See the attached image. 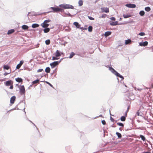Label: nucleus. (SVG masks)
Here are the masks:
<instances>
[{
  "mask_svg": "<svg viewBox=\"0 0 153 153\" xmlns=\"http://www.w3.org/2000/svg\"><path fill=\"white\" fill-rule=\"evenodd\" d=\"M139 14L141 16H143L144 15L145 12L143 11H141L140 12Z\"/></svg>",
  "mask_w": 153,
  "mask_h": 153,
  "instance_id": "473e14b6",
  "label": "nucleus"
},
{
  "mask_svg": "<svg viewBox=\"0 0 153 153\" xmlns=\"http://www.w3.org/2000/svg\"><path fill=\"white\" fill-rule=\"evenodd\" d=\"M116 134L117 135L118 138H120L122 137L121 134L120 133L117 132L116 133Z\"/></svg>",
  "mask_w": 153,
  "mask_h": 153,
  "instance_id": "7c9ffc66",
  "label": "nucleus"
},
{
  "mask_svg": "<svg viewBox=\"0 0 153 153\" xmlns=\"http://www.w3.org/2000/svg\"><path fill=\"white\" fill-rule=\"evenodd\" d=\"M131 41L130 39H128L125 40V44L126 45L130 44L131 43Z\"/></svg>",
  "mask_w": 153,
  "mask_h": 153,
  "instance_id": "f3484780",
  "label": "nucleus"
},
{
  "mask_svg": "<svg viewBox=\"0 0 153 153\" xmlns=\"http://www.w3.org/2000/svg\"><path fill=\"white\" fill-rule=\"evenodd\" d=\"M55 55L56 57H58L60 56L61 55V54L58 50H57L55 52Z\"/></svg>",
  "mask_w": 153,
  "mask_h": 153,
  "instance_id": "ddd939ff",
  "label": "nucleus"
},
{
  "mask_svg": "<svg viewBox=\"0 0 153 153\" xmlns=\"http://www.w3.org/2000/svg\"><path fill=\"white\" fill-rule=\"evenodd\" d=\"M102 123L104 125H105L106 123L105 121L104 120H102Z\"/></svg>",
  "mask_w": 153,
  "mask_h": 153,
  "instance_id": "c03bdc74",
  "label": "nucleus"
},
{
  "mask_svg": "<svg viewBox=\"0 0 153 153\" xmlns=\"http://www.w3.org/2000/svg\"><path fill=\"white\" fill-rule=\"evenodd\" d=\"M123 16L124 18H127L130 17H131L132 16L130 14H123Z\"/></svg>",
  "mask_w": 153,
  "mask_h": 153,
  "instance_id": "dca6fc26",
  "label": "nucleus"
},
{
  "mask_svg": "<svg viewBox=\"0 0 153 153\" xmlns=\"http://www.w3.org/2000/svg\"><path fill=\"white\" fill-rule=\"evenodd\" d=\"M15 30L14 29H11L8 31L7 32L8 34H10L14 32Z\"/></svg>",
  "mask_w": 153,
  "mask_h": 153,
  "instance_id": "aec40b11",
  "label": "nucleus"
},
{
  "mask_svg": "<svg viewBox=\"0 0 153 153\" xmlns=\"http://www.w3.org/2000/svg\"><path fill=\"white\" fill-rule=\"evenodd\" d=\"M78 4L79 6H81L83 4V1L81 0H79L78 2Z\"/></svg>",
  "mask_w": 153,
  "mask_h": 153,
  "instance_id": "bb28decb",
  "label": "nucleus"
},
{
  "mask_svg": "<svg viewBox=\"0 0 153 153\" xmlns=\"http://www.w3.org/2000/svg\"><path fill=\"white\" fill-rule=\"evenodd\" d=\"M22 28L24 30H27L28 29V27L26 25H24L22 26Z\"/></svg>",
  "mask_w": 153,
  "mask_h": 153,
  "instance_id": "5701e85b",
  "label": "nucleus"
},
{
  "mask_svg": "<svg viewBox=\"0 0 153 153\" xmlns=\"http://www.w3.org/2000/svg\"><path fill=\"white\" fill-rule=\"evenodd\" d=\"M73 24L77 28H79L80 27V25L77 22H75Z\"/></svg>",
  "mask_w": 153,
  "mask_h": 153,
  "instance_id": "a211bd4d",
  "label": "nucleus"
},
{
  "mask_svg": "<svg viewBox=\"0 0 153 153\" xmlns=\"http://www.w3.org/2000/svg\"><path fill=\"white\" fill-rule=\"evenodd\" d=\"M59 6L64 9L71 8L73 9L74 8V7L72 5L65 4H61L59 5Z\"/></svg>",
  "mask_w": 153,
  "mask_h": 153,
  "instance_id": "f257e3e1",
  "label": "nucleus"
},
{
  "mask_svg": "<svg viewBox=\"0 0 153 153\" xmlns=\"http://www.w3.org/2000/svg\"><path fill=\"white\" fill-rule=\"evenodd\" d=\"M44 22H45V23H47L50 22H51V20L49 19H48L45 20Z\"/></svg>",
  "mask_w": 153,
  "mask_h": 153,
  "instance_id": "79ce46f5",
  "label": "nucleus"
},
{
  "mask_svg": "<svg viewBox=\"0 0 153 153\" xmlns=\"http://www.w3.org/2000/svg\"><path fill=\"white\" fill-rule=\"evenodd\" d=\"M110 120H111L113 122H114L115 121L114 120L113 118L112 117H110Z\"/></svg>",
  "mask_w": 153,
  "mask_h": 153,
  "instance_id": "37998d69",
  "label": "nucleus"
},
{
  "mask_svg": "<svg viewBox=\"0 0 153 153\" xmlns=\"http://www.w3.org/2000/svg\"><path fill=\"white\" fill-rule=\"evenodd\" d=\"M137 114L138 116H139L140 115V113L138 111L137 112Z\"/></svg>",
  "mask_w": 153,
  "mask_h": 153,
  "instance_id": "8fccbe9b",
  "label": "nucleus"
},
{
  "mask_svg": "<svg viewBox=\"0 0 153 153\" xmlns=\"http://www.w3.org/2000/svg\"><path fill=\"white\" fill-rule=\"evenodd\" d=\"M42 71H43L42 69H39L38 70L37 72H41Z\"/></svg>",
  "mask_w": 153,
  "mask_h": 153,
  "instance_id": "49530a36",
  "label": "nucleus"
},
{
  "mask_svg": "<svg viewBox=\"0 0 153 153\" xmlns=\"http://www.w3.org/2000/svg\"><path fill=\"white\" fill-rule=\"evenodd\" d=\"M50 10H52L49 11L48 13L49 12H57L59 11H62V9L59 8H56L54 7H51L49 8Z\"/></svg>",
  "mask_w": 153,
  "mask_h": 153,
  "instance_id": "7ed1b4c3",
  "label": "nucleus"
},
{
  "mask_svg": "<svg viewBox=\"0 0 153 153\" xmlns=\"http://www.w3.org/2000/svg\"><path fill=\"white\" fill-rule=\"evenodd\" d=\"M75 54V53L74 52H71L70 54L69 58H72Z\"/></svg>",
  "mask_w": 153,
  "mask_h": 153,
  "instance_id": "72a5a7b5",
  "label": "nucleus"
},
{
  "mask_svg": "<svg viewBox=\"0 0 153 153\" xmlns=\"http://www.w3.org/2000/svg\"><path fill=\"white\" fill-rule=\"evenodd\" d=\"M106 16V14H103L102 15L101 17L102 18H105V17Z\"/></svg>",
  "mask_w": 153,
  "mask_h": 153,
  "instance_id": "09e8293b",
  "label": "nucleus"
},
{
  "mask_svg": "<svg viewBox=\"0 0 153 153\" xmlns=\"http://www.w3.org/2000/svg\"><path fill=\"white\" fill-rule=\"evenodd\" d=\"M126 6L129 8H134L136 7V5L134 4H129L126 5Z\"/></svg>",
  "mask_w": 153,
  "mask_h": 153,
  "instance_id": "423d86ee",
  "label": "nucleus"
},
{
  "mask_svg": "<svg viewBox=\"0 0 153 153\" xmlns=\"http://www.w3.org/2000/svg\"><path fill=\"white\" fill-rule=\"evenodd\" d=\"M102 12L108 13L109 12V9L107 7H103L101 8Z\"/></svg>",
  "mask_w": 153,
  "mask_h": 153,
  "instance_id": "0eeeda50",
  "label": "nucleus"
},
{
  "mask_svg": "<svg viewBox=\"0 0 153 153\" xmlns=\"http://www.w3.org/2000/svg\"><path fill=\"white\" fill-rule=\"evenodd\" d=\"M66 14L70 16L71 14L68 12H67V13H66Z\"/></svg>",
  "mask_w": 153,
  "mask_h": 153,
  "instance_id": "3c124183",
  "label": "nucleus"
},
{
  "mask_svg": "<svg viewBox=\"0 0 153 153\" xmlns=\"http://www.w3.org/2000/svg\"><path fill=\"white\" fill-rule=\"evenodd\" d=\"M39 80L38 79H36L32 82V83L33 84H35L39 82Z\"/></svg>",
  "mask_w": 153,
  "mask_h": 153,
  "instance_id": "c756f323",
  "label": "nucleus"
},
{
  "mask_svg": "<svg viewBox=\"0 0 153 153\" xmlns=\"http://www.w3.org/2000/svg\"><path fill=\"white\" fill-rule=\"evenodd\" d=\"M24 62L23 60L21 61L17 65L16 67V68L17 69H19L20 68L22 65L23 64Z\"/></svg>",
  "mask_w": 153,
  "mask_h": 153,
  "instance_id": "6e6552de",
  "label": "nucleus"
},
{
  "mask_svg": "<svg viewBox=\"0 0 153 153\" xmlns=\"http://www.w3.org/2000/svg\"><path fill=\"white\" fill-rule=\"evenodd\" d=\"M16 81L18 82H23V79L20 78L18 77L15 79Z\"/></svg>",
  "mask_w": 153,
  "mask_h": 153,
  "instance_id": "9b49d317",
  "label": "nucleus"
},
{
  "mask_svg": "<svg viewBox=\"0 0 153 153\" xmlns=\"http://www.w3.org/2000/svg\"><path fill=\"white\" fill-rule=\"evenodd\" d=\"M140 137L141 138V139L143 140V141H144L145 140V139H146L143 136V135H140Z\"/></svg>",
  "mask_w": 153,
  "mask_h": 153,
  "instance_id": "f704fd0d",
  "label": "nucleus"
},
{
  "mask_svg": "<svg viewBox=\"0 0 153 153\" xmlns=\"http://www.w3.org/2000/svg\"><path fill=\"white\" fill-rule=\"evenodd\" d=\"M117 125L119 126H121L122 127H123L124 125L123 123H117Z\"/></svg>",
  "mask_w": 153,
  "mask_h": 153,
  "instance_id": "e433bc0d",
  "label": "nucleus"
},
{
  "mask_svg": "<svg viewBox=\"0 0 153 153\" xmlns=\"http://www.w3.org/2000/svg\"><path fill=\"white\" fill-rule=\"evenodd\" d=\"M130 108V105H129L128 106V108H127V110L126 111V116H127V112L128 111L129 109Z\"/></svg>",
  "mask_w": 153,
  "mask_h": 153,
  "instance_id": "4c0bfd02",
  "label": "nucleus"
},
{
  "mask_svg": "<svg viewBox=\"0 0 153 153\" xmlns=\"http://www.w3.org/2000/svg\"><path fill=\"white\" fill-rule=\"evenodd\" d=\"M45 42L47 45H48L50 43V41L49 39H48L45 41Z\"/></svg>",
  "mask_w": 153,
  "mask_h": 153,
  "instance_id": "c9c22d12",
  "label": "nucleus"
},
{
  "mask_svg": "<svg viewBox=\"0 0 153 153\" xmlns=\"http://www.w3.org/2000/svg\"><path fill=\"white\" fill-rule=\"evenodd\" d=\"M88 18L89 19L91 20H94V18H93L91 16H88Z\"/></svg>",
  "mask_w": 153,
  "mask_h": 153,
  "instance_id": "a19ab883",
  "label": "nucleus"
},
{
  "mask_svg": "<svg viewBox=\"0 0 153 153\" xmlns=\"http://www.w3.org/2000/svg\"><path fill=\"white\" fill-rule=\"evenodd\" d=\"M111 20L112 21H115V18L114 17H112L111 18Z\"/></svg>",
  "mask_w": 153,
  "mask_h": 153,
  "instance_id": "de8ad7c7",
  "label": "nucleus"
},
{
  "mask_svg": "<svg viewBox=\"0 0 153 153\" xmlns=\"http://www.w3.org/2000/svg\"><path fill=\"white\" fill-rule=\"evenodd\" d=\"M39 25L37 24H33L32 25V27L33 28H35L36 27H39Z\"/></svg>",
  "mask_w": 153,
  "mask_h": 153,
  "instance_id": "412c9836",
  "label": "nucleus"
},
{
  "mask_svg": "<svg viewBox=\"0 0 153 153\" xmlns=\"http://www.w3.org/2000/svg\"><path fill=\"white\" fill-rule=\"evenodd\" d=\"M118 77H119L121 78L122 80H123L124 79L122 75H120L117 72L116 73V74H115Z\"/></svg>",
  "mask_w": 153,
  "mask_h": 153,
  "instance_id": "6ab92c4d",
  "label": "nucleus"
},
{
  "mask_svg": "<svg viewBox=\"0 0 153 153\" xmlns=\"http://www.w3.org/2000/svg\"><path fill=\"white\" fill-rule=\"evenodd\" d=\"M41 26L44 28H46L49 26V24L46 23H45V22H44L42 24Z\"/></svg>",
  "mask_w": 153,
  "mask_h": 153,
  "instance_id": "9d476101",
  "label": "nucleus"
},
{
  "mask_svg": "<svg viewBox=\"0 0 153 153\" xmlns=\"http://www.w3.org/2000/svg\"><path fill=\"white\" fill-rule=\"evenodd\" d=\"M3 68L4 69L8 70L10 68V67L8 65H4Z\"/></svg>",
  "mask_w": 153,
  "mask_h": 153,
  "instance_id": "a878e982",
  "label": "nucleus"
},
{
  "mask_svg": "<svg viewBox=\"0 0 153 153\" xmlns=\"http://www.w3.org/2000/svg\"><path fill=\"white\" fill-rule=\"evenodd\" d=\"M93 27L91 26H90L88 27V30L90 32H91L92 31Z\"/></svg>",
  "mask_w": 153,
  "mask_h": 153,
  "instance_id": "c85d7f7f",
  "label": "nucleus"
},
{
  "mask_svg": "<svg viewBox=\"0 0 153 153\" xmlns=\"http://www.w3.org/2000/svg\"><path fill=\"white\" fill-rule=\"evenodd\" d=\"M59 58H57V57H55V56H53L52 57V60H57V59H58Z\"/></svg>",
  "mask_w": 153,
  "mask_h": 153,
  "instance_id": "58836bf2",
  "label": "nucleus"
},
{
  "mask_svg": "<svg viewBox=\"0 0 153 153\" xmlns=\"http://www.w3.org/2000/svg\"><path fill=\"white\" fill-rule=\"evenodd\" d=\"M111 33V31H107L105 33L104 35L105 36L107 37L110 35Z\"/></svg>",
  "mask_w": 153,
  "mask_h": 153,
  "instance_id": "2eb2a0df",
  "label": "nucleus"
},
{
  "mask_svg": "<svg viewBox=\"0 0 153 153\" xmlns=\"http://www.w3.org/2000/svg\"><path fill=\"white\" fill-rule=\"evenodd\" d=\"M118 22L116 21L114 22H111L110 23V25H117Z\"/></svg>",
  "mask_w": 153,
  "mask_h": 153,
  "instance_id": "4be33fe9",
  "label": "nucleus"
},
{
  "mask_svg": "<svg viewBox=\"0 0 153 153\" xmlns=\"http://www.w3.org/2000/svg\"><path fill=\"white\" fill-rule=\"evenodd\" d=\"M13 82L11 80H9L4 82V84L6 86H10V88L12 89L13 88Z\"/></svg>",
  "mask_w": 153,
  "mask_h": 153,
  "instance_id": "f03ea898",
  "label": "nucleus"
},
{
  "mask_svg": "<svg viewBox=\"0 0 153 153\" xmlns=\"http://www.w3.org/2000/svg\"><path fill=\"white\" fill-rule=\"evenodd\" d=\"M109 70L115 75L117 72L112 67H109Z\"/></svg>",
  "mask_w": 153,
  "mask_h": 153,
  "instance_id": "4468645a",
  "label": "nucleus"
},
{
  "mask_svg": "<svg viewBox=\"0 0 153 153\" xmlns=\"http://www.w3.org/2000/svg\"><path fill=\"white\" fill-rule=\"evenodd\" d=\"M144 153H151L150 152H145Z\"/></svg>",
  "mask_w": 153,
  "mask_h": 153,
  "instance_id": "603ef678",
  "label": "nucleus"
},
{
  "mask_svg": "<svg viewBox=\"0 0 153 153\" xmlns=\"http://www.w3.org/2000/svg\"><path fill=\"white\" fill-rule=\"evenodd\" d=\"M16 99V97L15 96H13L11 98L10 100V103L12 104H13L14 103Z\"/></svg>",
  "mask_w": 153,
  "mask_h": 153,
  "instance_id": "1a4fd4ad",
  "label": "nucleus"
},
{
  "mask_svg": "<svg viewBox=\"0 0 153 153\" xmlns=\"http://www.w3.org/2000/svg\"><path fill=\"white\" fill-rule=\"evenodd\" d=\"M84 30H87V28H85L84 29Z\"/></svg>",
  "mask_w": 153,
  "mask_h": 153,
  "instance_id": "864d4df0",
  "label": "nucleus"
},
{
  "mask_svg": "<svg viewBox=\"0 0 153 153\" xmlns=\"http://www.w3.org/2000/svg\"><path fill=\"white\" fill-rule=\"evenodd\" d=\"M19 88L20 90V93L21 94H23L25 93V89L24 85H20Z\"/></svg>",
  "mask_w": 153,
  "mask_h": 153,
  "instance_id": "20e7f679",
  "label": "nucleus"
},
{
  "mask_svg": "<svg viewBox=\"0 0 153 153\" xmlns=\"http://www.w3.org/2000/svg\"><path fill=\"white\" fill-rule=\"evenodd\" d=\"M120 20H121V18H120Z\"/></svg>",
  "mask_w": 153,
  "mask_h": 153,
  "instance_id": "5fc2aeb1",
  "label": "nucleus"
},
{
  "mask_svg": "<svg viewBox=\"0 0 153 153\" xmlns=\"http://www.w3.org/2000/svg\"><path fill=\"white\" fill-rule=\"evenodd\" d=\"M50 68L49 67H47L46 68L45 70V72L47 73H49L50 71Z\"/></svg>",
  "mask_w": 153,
  "mask_h": 153,
  "instance_id": "393cba45",
  "label": "nucleus"
},
{
  "mask_svg": "<svg viewBox=\"0 0 153 153\" xmlns=\"http://www.w3.org/2000/svg\"><path fill=\"white\" fill-rule=\"evenodd\" d=\"M11 72V71H10V72L9 73H7V72H5V73H4V76H6V75H7V74H10Z\"/></svg>",
  "mask_w": 153,
  "mask_h": 153,
  "instance_id": "a18cd8bd",
  "label": "nucleus"
},
{
  "mask_svg": "<svg viewBox=\"0 0 153 153\" xmlns=\"http://www.w3.org/2000/svg\"><path fill=\"white\" fill-rule=\"evenodd\" d=\"M139 35L141 36H143L145 35V34L144 32H140V33H139Z\"/></svg>",
  "mask_w": 153,
  "mask_h": 153,
  "instance_id": "ea45409f",
  "label": "nucleus"
},
{
  "mask_svg": "<svg viewBox=\"0 0 153 153\" xmlns=\"http://www.w3.org/2000/svg\"><path fill=\"white\" fill-rule=\"evenodd\" d=\"M50 31V29L49 28H46L44 30V32L45 33H47L49 32Z\"/></svg>",
  "mask_w": 153,
  "mask_h": 153,
  "instance_id": "b1692460",
  "label": "nucleus"
},
{
  "mask_svg": "<svg viewBox=\"0 0 153 153\" xmlns=\"http://www.w3.org/2000/svg\"><path fill=\"white\" fill-rule=\"evenodd\" d=\"M145 10L146 11L149 12L151 10V8L149 7H147L145 8Z\"/></svg>",
  "mask_w": 153,
  "mask_h": 153,
  "instance_id": "cd10ccee",
  "label": "nucleus"
},
{
  "mask_svg": "<svg viewBox=\"0 0 153 153\" xmlns=\"http://www.w3.org/2000/svg\"><path fill=\"white\" fill-rule=\"evenodd\" d=\"M120 120L122 121H124L126 120V117L124 116H122L121 117Z\"/></svg>",
  "mask_w": 153,
  "mask_h": 153,
  "instance_id": "2f4dec72",
  "label": "nucleus"
},
{
  "mask_svg": "<svg viewBox=\"0 0 153 153\" xmlns=\"http://www.w3.org/2000/svg\"><path fill=\"white\" fill-rule=\"evenodd\" d=\"M60 61H55L52 63H50V65L52 68H55L56 66L57 65L60 63Z\"/></svg>",
  "mask_w": 153,
  "mask_h": 153,
  "instance_id": "39448f33",
  "label": "nucleus"
},
{
  "mask_svg": "<svg viewBox=\"0 0 153 153\" xmlns=\"http://www.w3.org/2000/svg\"><path fill=\"white\" fill-rule=\"evenodd\" d=\"M148 42L147 41L143 42L142 43H140V45L141 46H145L148 45Z\"/></svg>",
  "mask_w": 153,
  "mask_h": 153,
  "instance_id": "f8f14e48",
  "label": "nucleus"
},
{
  "mask_svg": "<svg viewBox=\"0 0 153 153\" xmlns=\"http://www.w3.org/2000/svg\"><path fill=\"white\" fill-rule=\"evenodd\" d=\"M152 49H153V48Z\"/></svg>",
  "mask_w": 153,
  "mask_h": 153,
  "instance_id": "6e6d98bb",
  "label": "nucleus"
}]
</instances>
